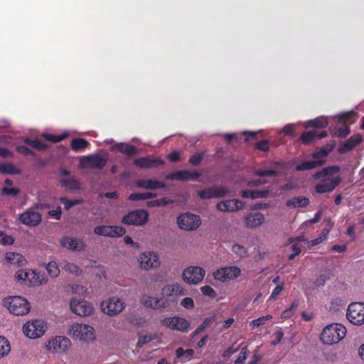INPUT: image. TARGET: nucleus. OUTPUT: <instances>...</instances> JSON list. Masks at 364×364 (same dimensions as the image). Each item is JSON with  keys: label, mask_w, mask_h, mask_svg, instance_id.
<instances>
[{"label": "nucleus", "mask_w": 364, "mask_h": 364, "mask_svg": "<svg viewBox=\"0 0 364 364\" xmlns=\"http://www.w3.org/2000/svg\"><path fill=\"white\" fill-rule=\"evenodd\" d=\"M161 323L171 330L183 333L188 332L191 326L188 320L176 316L164 318L161 321Z\"/></svg>", "instance_id": "nucleus-7"}, {"label": "nucleus", "mask_w": 364, "mask_h": 364, "mask_svg": "<svg viewBox=\"0 0 364 364\" xmlns=\"http://www.w3.org/2000/svg\"><path fill=\"white\" fill-rule=\"evenodd\" d=\"M5 258L9 264H17L18 266L23 264L25 261L22 255L12 252H7Z\"/></svg>", "instance_id": "nucleus-33"}, {"label": "nucleus", "mask_w": 364, "mask_h": 364, "mask_svg": "<svg viewBox=\"0 0 364 364\" xmlns=\"http://www.w3.org/2000/svg\"><path fill=\"white\" fill-rule=\"evenodd\" d=\"M309 199L305 196L294 197L287 201V205L290 208H304L309 204Z\"/></svg>", "instance_id": "nucleus-30"}, {"label": "nucleus", "mask_w": 364, "mask_h": 364, "mask_svg": "<svg viewBox=\"0 0 364 364\" xmlns=\"http://www.w3.org/2000/svg\"><path fill=\"white\" fill-rule=\"evenodd\" d=\"M156 197V194L152 193H134L129 196L128 199L132 201L143 200Z\"/></svg>", "instance_id": "nucleus-36"}, {"label": "nucleus", "mask_w": 364, "mask_h": 364, "mask_svg": "<svg viewBox=\"0 0 364 364\" xmlns=\"http://www.w3.org/2000/svg\"><path fill=\"white\" fill-rule=\"evenodd\" d=\"M355 113L353 111L343 113L338 116V122L341 123H346L350 119L353 118Z\"/></svg>", "instance_id": "nucleus-60"}, {"label": "nucleus", "mask_w": 364, "mask_h": 364, "mask_svg": "<svg viewBox=\"0 0 364 364\" xmlns=\"http://www.w3.org/2000/svg\"><path fill=\"white\" fill-rule=\"evenodd\" d=\"M68 136V134H63L60 135H55L52 134H43V137L47 141L57 143L63 141L64 139H65Z\"/></svg>", "instance_id": "nucleus-47"}, {"label": "nucleus", "mask_w": 364, "mask_h": 364, "mask_svg": "<svg viewBox=\"0 0 364 364\" xmlns=\"http://www.w3.org/2000/svg\"><path fill=\"white\" fill-rule=\"evenodd\" d=\"M10 351V343L5 337L0 336V358L7 355Z\"/></svg>", "instance_id": "nucleus-38"}, {"label": "nucleus", "mask_w": 364, "mask_h": 364, "mask_svg": "<svg viewBox=\"0 0 364 364\" xmlns=\"http://www.w3.org/2000/svg\"><path fill=\"white\" fill-rule=\"evenodd\" d=\"M162 292L166 296H183L186 294V290L178 284H168L164 287Z\"/></svg>", "instance_id": "nucleus-28"}, {"label": "nucleus", "mask_w": 364, "mask_h": 364, "mask_svg": "<svg viewBox=\"0 0 364 364\" xmlns=\"http://www.w3.org/2000/svg\"><path fill=\"white\" fill-rule=\"evenodd\" d=\"M107 163V159L97 154H91L80 159V166L82 168L102 169Z\"/></svg>", "instance_id": "nucleus-10"}, {"label": "nucleus", "mask_w": 364, "mask_h": 364, "mask_svg": "<svg viewBox=\"0 0 364 364\" xmlns=\"http://www.w3.org/2000/svg\"><path fill=\"white\" fill-rule=\"evenodd\" d=\"M141 303L146 307L153 309L166 307V301L162 298H156L151 296H144L141 299Z\"/></svg>", "instance_id": "nucleus-24"}, {"label": "nucleus", "mask_w": 364, "mask_h": 364, "mask_svg": "<svg viewBox=\"0 0 364 364\" xmlns=\"http://www.w3.org/2000/svg\"><path fill=\"white\" fill-rule=\"evenodd\" d=\"M339 171L340 168L338 166H327L321 171H317L314 175V178L319 179L321 177H323V178L315 186L316 192L318 193L332 192L341 183V178L339 176L336 177H331V176Z\"/></svg>", "instance_id": "nucleus-1"}, {"label": "nucleus", "mask_w": 364, "mask_h": 364, "mask_svg": "<svg viewBox=\"0 0 364 364\" xmlns=\"http://www.w3.org/2000/svg\"><path fill=\"white\" fill-rule=\"evenodd\" d=\"M70 336L80 341H90L95 339L94 328L82 323H74L69 329Z\"/></svg>", "instance_id": "nucleus-4"}, {"label": "nucleus", "mask_w": 364, "mask_h": 364, "mask_svg": "<svg viewBox=\"0 0 364 364\" xmlns=\"http://www.w3.org/2000/svg\"><path fill=\"white\" fill-rule=\"evenodd\" d=\"M241 274V270L235 266L229 267V279L237 278Z\"/></svg>", "instance_id": "nucleus-63"}, {"label": "nucleus", "mask_w": 364, "mask_h": 364, "mask_svg": "<svg viewBox=\"0 0 364 364\" xmlns=\"http://www.w3.org/2000/svg\"><path fill=\"white\" fill-rule=\"evenodd\" d=\"M14 238L5 234L4 232L0 231V244L2 245H12L14 243Z\"/></svg>", "instance_id": "nucleus-58"}, {"label": "nucleus", "mask_w": 364, "mask_h": 364, "mask_svg": "<svg viewBox=\"0 0 364 364\" xmlns=\"http://www.w3.org/2000/svg\"><path fill=\"white\" fill-rule=\"evenodd\" d=\"M24 142L30 146H31L33 149L41 151L45 150L48 148V145L38 139H31L29 138H26L24 139Z\"/></svg>", "instance_id": "nucleus-39"}, {"label": "nucleus", "mask_w": 364, "mask_h": 364, "mask_svg": "<svg viewBox=\"0 0 364 364\" xmlns=\"http://www.w3.org/2000/svg\"><path fill=\"white\" fill-rule=\"evenodd\" d=\"M48 273L51 277H56L60 274V269L55 262H50L46 266Z\"/></svg>", "instance_id": "nucleus-46"}, {"label": "nucleus", "mask_w": 364, "mask_h": 364, "mask_svg": "<svg viewBox=\"0 0 364 364\" xmlns=\"http://www.w3.org/2000/svg\"><path fill=\"white\" fill-rule=\"evenodd\" d=\"M179 228L184 230H196L201 224L200 217L197 215L186 213L177 218Z\"/></svg>", "instance_id": "nucleus-9"}, {"label": "nucleus", "mask_w": 364, "mask_h": 364, "mask_svg": "<svg viewBox=\"0 0 364 364\" xmlns=\"http://www.w3.org/2000/svg\"><path fill=\"white\" fill-rule=\"evenodd\" d=\"M18 220L26 226L36 227L41 223L42 217L39 213L28 209L19 215Z\"/></svg>", "instance_id": "nucleus-17"}, {"label": "nucleus", "mask_w": 364, "mask_h": 364, "mask_svg": "<svg viewBox=\"0 0 364 364\" xmlns=\"http://www.w3.org/2000/svg\"><path fill=\"white\" fill-rule=\"evenodd\" d=\"M60 243L62 247L76 252L82 251L85 247L82 240L68 236L63 237L60 240Z\"/></svg>", "instance_id": "nucleus-18"}, {"label": "nucleus", "mask_w": 364, "mask_h": 364, "mask_svg": "<svg viewBox=\"0 0 364 364\" xmlns=\"http://www.w3.org/2000/svg\"><path fill=\"white\" fill-rule=\"evenodd\" d=\"M204 153H196L191 156L189 159V163L193 166H197L203 161Z\"/></svg>", "instance_id": "nucleus-55"}, {"label": "nucleus", "mask_w": 364, "mask_h": 364, "mask_svg": "<svg viewBox=\"0 0 364 364\" xmlns=\"http://www.w3.org/2000/svg\"><path fill=\"white\" fill-rule=\"evenodd\" d=\"M214 278L220 281H225L228 278V267H223L213 273Z\"/></svg>", "instance_id": "nucleus-50"}, {"label": "nucleus", "mask_w": 364, "mask_h": 364, "mask_svg": "<svg viewBox=\"0 0 364 364\" xmlns=\"http://www.w3.org/2000/svg\"><path fill=\"white\" fill-rule=\"evenodd\" d=\"M201 174L197 171H191L187 170L178 171L168 174L166 178L172 181H188L196 180Z\"/></svg>", "instance_id": "nucleus-19"}, {"label": "nucleus", "mask_w": 364, "mask_h": 364, "mask_svg": "<svg viewBox=\"0 0 364 364\" xmlns=\"http://www.w3.org/2000/svg\"><path fill=\"white\" fill-rule=\"evenodd\" d=\"M274 339L271 341L272 346H277L278 345L282 340L284 337V331L281 328H279L274 333Z\"/></svg>", "instance_id": "nucleus-54"}, {"label": "nucleus", "mask_w": 364, "mask_h": 364, "mask_svg": "<svg viewBox=\"0 0 364 364\" xmlns=\"http://www.w3.org/2000/svg\"><path fill=\"white\" fill-rule=\"evenodd\" d=\"M334 143L328 144L321 147L318 151L313 153L312 156L316 160H325L324 158L333 149Z\"/></svg>", "instance_id": "nucleus-32"}, {"label": "nucleus", "mask_w": 364, "mask_h": 364, "mask_svg": "<svg viewBox=\"0 0 364 364\" xmlns=\"http://www.w3.org/2000/svg\"><path fill=\"white\" fill-rule=\"evenodd\" d=\"M232 251L233 253H235L239 257H243L247 254L246 249L242 245H237V244L234 245L232 247Z\"/></svg>", "instance_id": "nucleus-52"}, {"label": "nucleus", "mask_w": 364, "mask_h": 364, "mask_svg": "<svg viewBox=\"0 0 364 364\" xmlns=\"http://www.w3.org/2000/svg\"><path fill=\"white\" fill-rule=\"evenodd\" d=\"M47 328L46 323L42 320L28 321L23 326V333L30 338L41 337Z\"/></svg>", "instance_id": "nucleus-5"}, {"label": "nucleus", "mask_w": 364, "mask_h": 364, "mask_svg": "<svg viewBox=\"0 0 364 364\" xmlns=\"http://www.w3.org/2000/svg\"><path fill=\"white\" fill-rule=\"evenodd\" d=\"M201 292L203 295L214 298L216 296V293L214 289L210 286H204L200 288Z\"/></svg>", "instance_id": "nucleus-62"}, {"label": "nucleus", "mask_w": 364, "mask_h": 364, "mask_svg": "<svg viewBox=\"0 0 364 364\" xmlns=\"http://www.w3.org/2000/svg\"><path fill=\"white\" fill-rule=\"evenodd\" d=\"M269 191L267 189L264 190H242L241 191L240 195L245 198H263L268 197Z\"/></svg>", "instance_id": "nucleus-26"}, {"label": "nucleus", "mask_w": 364, "mask_h": 364, "mask_svg": "<svg viewBox=\"0 0 364 364\" xmlns=\"http://www.w3.org/2000/svg\"><path fill=\"white\" fill-rule=\"evenodd\" d=\"M61 267L64 270L69 272L70 273H71L73 274L79 275L81 272V269L79 267V266H77V264H75L74 263L70 262H67V261L63 262L61 263Z\"/></svg>", "instance_id": "nucleus-37"}, {"label": "nucleus", "mask_w": 364, "mask_h": 364, "mask_svg": "<svg viewBox=\"0 0 364 364\" xmlns=\"http://www.w3.org/2000/svg\"><path fill=\"white\" fill-rule=\"evenodd\" d=\"M62 203L64 204L65 209L68 210L73 206L80 204L81 200H68L67 198H63L60 199Z\"/></svg>", "instance_id": "nucleus-57"}, {"label": "nucleus", "mask_w": 364, "mask_h": 364, "mask_svg": "<svg viewBox=\"0 0 364 364\" xmlns=\"http://www.w3.org/2000/svg\"><path fill=\"white\" fill-rule=\"evenodd\" d=\"M328 235V230H323L321 235L318 237L315 238L309 242V246L313 247L321 243L323 240L327 239Z\"/></svg>", "instance_id": "nucleus-51"}, {"label": "nucleus", "mask_w": 364, "mask_h": 364, "mask_svg": "<svg viewBox=\"0 0 364 364\" xmlns=\"http://www.w3.org/2000/svg\"><path fill=\"white\" fill-rule=\"evenodd\" d=\"M104 313L109 315H117L124 308V303L118 297L110 298L106 302L101 304Z\"/></svg>", "instance_id": "nucleus-15"}, {"label": "nucleus", "mask_w": 364, "mask_h": 364, "mask_svg": "<svg viewBox=\"0 0 364 364\" xmlns=\"http://www.w3.org/2000/svg\"><path fill=\"white\" fill-rule=\"evenodd\" d=\"M255 148L262 151H267L269 149V140H262L255 144Z\"/></svg>", "instance_id": "nucleus-59"}, {"label": "nucleus", "mask_w": 364, "mask_h": 364, "mask_svg": "<svg viewBox=\"0 0 364 364\" xmlns=\"http://www.w3.org/2000/svg\"><path fill=\"white\" fill-rule=\"evenodd\" d=\"M346 317L353 325L360 326L364 323V304L351 303L348 307Z\"/></svg>", "instance_id": "nucleus-6"}, {"label": "nucleus", "mask_w": 364, "mask_h": 364, "mask_svg": "<svg viewBox=\"0 0 364 364\" xmlns=\"http://www.w3.org/2000/svg\"><path fill=\"white\" fill-rule=\"evenodd\" d=\"M182 276L186 283L196 284L203 280L205 270L200 267H189L184 269Z\"/></svg>", "instance_id": "nucleus-13"}, {"label": "nucleus", "mask_w": 364, "mask_h": 364, "mask_svg": "<svg viewBox=\"0 0 364 364\" xmlns=\"http://www.w3.org/2000/svg\"><path fill=\"white\" fill-rule=\"evenodd\" d=\"M63 186L68 188L70 190H77L80 188V183L73 178H66L60 181Z\"/></svg>", "instance_id": "nucleus-40"}, {"label": "nucleus", "mask_w": 364, "mask_h": 364, "mask_svg": "<svg viewBox=\"0 0 364 364\" xmlns=\"http://www.w3.org/2000/svg\"><path fill=\"white\" fill-rule=\"evenodd\" d=\"M89 145V142L82 138H75L71 141V149L75 151H79L85 149Z\"/></svg>", "instance_id": "nucleus-35"}, {"label": "nucleus", "mask_w": 364, "mask_h": 364, "mask_svg": "<svg viewBox=\"0 0 364 364\" xmlns=\"http://www.w3.org/2000/svg\"><path fill=\"white\" fill-rule=\"evenodd\" d=\"M213 318L208 317L205 318L202 324H200L192 333V338L203 332L207 327H208L212 323Z\"/></svg>", "instance_id": "nucleus-45"}, {"label": "nucleus", "mask_w": 364, "mask_h": 364, "mask_svg": "<svg viewBox=\"0 0 364 364\" xmlns=\"http://www.w3.org/2000/svg\"><path fill=\"white\" fill-rule=\"evenodd\" d=\"M126 230L117 225H99L95 228L94 233L97 235L117 237L124 235Z\"/></svg>", "instance_id": "nucleus-14"}, {"label": "nucleus", "mask_w": 364, "mask_h": 364, "mask_svg": "<svg viewBox=\"0 0 364 364\" xmlns=\"http://www.w3.org/2000/svg\"><path fill=\"white\" fill-rule=\"evenodd\" d=\"M70 306L73 313L80 316H89L93 310L92 305L87 301L75 299H71Z\"/></svg>", "instance_id": "nucleus-16"}, {"label": "nucleus", "mask_w": 364, "mask_h": 364, "mask_svg": "<svg viewBox=\"0 0 364 364\" xmlns=\"http://www.w3.org/2000/svg\"><path fill=\"white\" fill-rule=\"evenodd\" d=\"M71 343L69 338L65 336H55L48 341L46 344L48 350L53 353H63L70 346Z\"/></svg>", "instance_id": "nucleus-11"}, {"label": "nucleus", "mask_w": 364, "mask_h": 364, "mask_svg": "<svg viewBox=\"0 0 364 364\" xmlns=\"http://www.w3.org/2000/svg\"><path fill=\"white\" fill-rule=\"evenodd\" d=\"M113 150H118L124 154L127 157L131 158L138 153L137 148L133 145L124 143H118L113 146Z\"/></svg>", "instance_id": "nucleus-27"}, {"label": "nucleus", "mask_w": 364, "mask_h": 364, "mask_svg": "<svg viewBox=\"0 0 364 364\" xmlns=\"http://www.w3.org/2000/svg\"><path fill=\"white\" fill-rule=\"evenodd\" d=\"M264 222V216L261 213H253L245 217V225L249 228H256Z\"/></svg>", "instance_id": "nucleus-23"}, {"label": "nucleus", "mask_w": 364, "mask_h": 364, "mask_svg": "<svg viewBox=\"0 0 364 364\" xmlns=\"http://www.w3.org/2000/svg\"><path fill=\"white\" fill-rule=\"evenodd\" d=\"M4 305L14 315L23 316L30 311V304L21 296H10L4 300Z\"/></svg>", "instance_id": "nucleus-3"}, {"label": "nucleus", "mask_w": 364, "mask_h": 364, "mask_svg": "<svg viewBox=\"0 0 364 364\" xmlns=\"http://www.w3.org/2000/svg\"><path fill=\"white\" fill-rule=\"evenodd\" d=\"M138 261L141 268L146 270L157 268L160 265L159 255L154 252L141 253L138 258Z\"/></svg>", "instance_id": "nucleus-12"}, {"label": "nucleus", "mask_w": 364, "mask_h": 364, "mask_svg": "<svg viewBox=\"0 0 364 364\" xmlns=\"http://www.w3.org/2000/svg\"><path fill=\"white\" fill-rule=\"evenodd\" d=\"M166 204H167V202L165 198L156 199V200L148 201L146 203V205L149 208L161 207V206H164Z\"/></svg>", "instance_id": "nucleus-61"}, {"label": "nucleus", "mask_w": 364, "mask_h": 364, "mask_svg": "<svg viewBox=\"0 0 364 364\" xmlns=\"http://www.w3.org/2000/svg\"><path fill=\"white\" fill-rule=\"evenodd\" d=\"M149 213L144 210H134L129 212L122 219V223L132 225H144L148 221Z\"/></svg>", "instance_id": "nucleus-8"}, {"label": "nucleus", "mask_w": 364, "mask_h": 364, "mask_svg": "<svg viewBox=\"0 0 364 364\" xmlns=\"http://www.w3.org/2000/svg\"><path fill=\"white\" fill-rule=\"evenodd\" d=\"M29 278L28 271L20 269L15 274V279L18 282H26Z\"/></svg>", "instance_id": "nucleus-56"}, {"label": "nucleus", "mask_w": 364, "mask_h": 364, "mask_svg": "<svg viewBox=\"0 0 364 364\" xmlns=\"http://www.w3.org/2000/svg\"><path fill=\"white\" fill-rule=\"evenodd\" d=\"M350 128L348 125L344 124L337 130V134L338 137L344 138L350 134Z\"/></svg>", "instance_id": "nucleus-64"}, {"label": "nucleus", "mask_w": 364, "mask_h": 364, "mask_svg": "<svg viewBox=\"0 0 364 364\" xmlns=\"http://www.w3.org/2000/svg\"><path fill=\"white\" fill-rule=\"evenodd\" d=\"M325 160H316L314 159L312 161H306L300 163L296 166V171H307L311 170L319 166H323L325 164Z\"/></svg>", "instance_id": "nucleus-29"}, {"label": "nucleus", "mask_w": 364, "mask_h": 364, "mask_svg": "<svg viewBox=\"0 0 364 364\" xmlns=\"http://www.w3.org/2000/svg\"><path fill=\"white\" fill-rule=\"evenodd\" d=\"M328 126V120L325 117H319L306 122V127H313L315 129L325 128Z\"/></svg>", "instance_id": "nucleus-34"}, {"label": "nucleus", "mask_w": 364, "mask_h": 364, "mask_svg": "<svg viewBox=\"0 0 364 364\" xmlns=\"http://www.w3.org/2000/svg\"><path fill=\"white\" fill-rule=\"evenodd\" d=\"M346 328L338 323L327 325L320 334V340L326 345H333L339 343L346 336Z\"/></svg>", "instance_id": "nucleus-2"}, {"label": "nucleus", "mask_w": 364, "mask_h": 364, "mask_svg": "<svg viewBox=\"0 0 364 364\" xmlns=\"http://www.w3.org/2000/svg\"><path fill=\"white\" fill-rule=\"evenodd\" d=\"M225 191L220 187H211L198 191V196L202 199H210L222 197L225 195Z\"/></svg>", "instance_id": "nucleus-22"}, {"label": "nucleus", "mask_w": 364, "mask_h": 364, "mask_svg": "<svg viewBox=\"0 0 364 364\" xmlns=\"http://www.w3.org/2000/svg\"><path fill=\"white\" fill-rule=\"evenodd\" d=\"M253 174L257 176L266 177V176H276L278 172L275 170H261L256 169L253 171Z\"/></svg>", "instance_id": "nucleus-48"}, {"label": "nucleus", "mask_w": 364, "mask_h": 364, "mask_svg": "<svg viewBox=\"0 0 364 364\" xmlns=\"http://www.w3.org/2000/svg\"><path fill=\"white\" fill-rule=\"evenodd\" d=\"M245 204L239 200H229V212L230 211H237L244 208Z\"/></svg>", "instance_id": "nucleus-49"}, {"label": "nucleus", "mask_w": 364, "mask_h": 364, "mask_svg": "<svg viewBox=\"0 0 364 364\" xmlns=\"http://www.w3.org/2000/svg\"><path fill=\"white\" fill-rule=\"evenodd\" d=\"M164 164V161L160 159H154L150 156L146 157H139L134 161V164L136 167H139L141 168H148L152 167H157L159 166H162Z\"/></svg>", "instance_id": "nucleus-20"}, {"label": "nucleus", "mask_w": 364, "mask_h": 364, "mask_svg": "<svg viewBox=\"0 0 364 364\" xmlns=\"http://www.w3.org/2000/svg\"><path fill=\"white\" fill-rule=\"evenodd\" d=\"M136 185L138 188L151 191L164 188L166 186L164 182L151 179L138 180L136 182Z\"/></svg>", "instance_id": "nucleus-25"}, {"label": "nucleus", "mask_w": 364, "mask_h": 364, "mask_svg": "<svg viewBox=\"0 0 364 364\" xmlns=\"http://www.w3.org/2000/svg\"><path fill=\"white\" fill-rule=\"evenodd\" d=\"M0 173L4 174H17L19 171L12 164H0Z\"/></svg>", "instance_id": "nucleus-42"}, {"label": "nucleus", "mask_w": 364, "mask_h": 364, "mask_svg": "<svg viewBox=\"0 0 364 364\" xmlns=\"http://www.w3.org/2000/svg\"><path fill=\"white\" fill-rule=\"evenodd\" d=\"M362 141V136L360 134H356L350 136L341 144L338 149L340 154H346L353 149H354Z\"/></svg>", "instance_id": "nucleus-21"}, {"label": "nucleus", "mask_w": 364, "mask_h": 364, "mask_svg": "<svg viewBox=\"0 0 364 364\" xmlns=\"http://www.w3.org/2000/svg\"><path fill=\"white\" fill-rule=\"evenodd\" d=\"M272 318V315H267V316H260L257 318H255L254 320H252L250 325L252 326V329H255L258 327H259L260 326L264 324V323L268 321V320H270Z\"/></svg>", "instance_id": "nucleus-43"}, {"label": "nucleus", "mask_w": 364, "mask_h": 364, "mask_svg": "<svg viewBox=\"0 0 364 364\" xmlns=\"http://www.w3.org/2000/svg\"><path fill=\"white\" fill-rule=\"evenodd\" d=\"M28 274L29 278H28L27 281L31 286L41 285L47 282L43 275H41L35 271L28 270Z\"/></svg>", "instance_id": "nucleus-31"}, {"label": "nucleus", "mask_w": 364, "mask_h": 364, "mask_svg": "<svg viewBox=\"0 0 364 364\" xmlns=\"http://www.w3.org/2000/svg\"><path fill=\"white\" fill-rule=\"evenodd\" d=\"M298 306H299L298 301H293L289 308L286 309L285 310H284L282 312L281 318H290L294 314V313L296 311V309H297Z\"/></svg>", "instance_id": "nucleus-44"}, {"label": "nucleus", "mask_w": 364, "mask_h": 364, "mask_svg": "<svg viewBox=\"0 0 364 364\" xmlns=\"http://www.w3.org/2000/svg\"><path fill=\"white\" fill-rule=\"evenodd\" d=\"M19 193L20 190L17 188L4 187L1 189V194L6 196H11L16 197Z\"/></svg>", "instance_id": "nucleus-53"}, {"label": "nucleus", "mask_w": 364, "mask_h": 364, "mask_svg": "<svg viewBox=\"0 0 364 364\" xmlns=\"http://www.w3.org/2000/svg\"><path fill=\"white\" fill-rule=\"evenodd\" d=\"M316 137V132L315 131L304 132L300 136V140L304 144H309L311 143Z\"/></svg>", "instance_id": "nucleus-41"}]
</instances>
